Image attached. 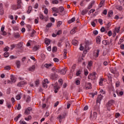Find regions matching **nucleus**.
<instances>
[{
	"instance_id": "nucleus-63",
	"label": "nucleus",
	"mask_w": 124,
	"mask_h": 124,
	"mask_svg": "<svg viewBox=\"0 0 124 124\" xmlns=\"http://www.w3.org/2000/svg\"><path fill=\"white\" fill-rule=\"evenodd\" d=\"M20 124H27V123L24 121L20 120Z\"/></svg>"
},
{
	"instance_id": "nucleus-4",
	"label": "nucleus",
	"mask_w": 124,
	"mask_h": 124,
	"mask_svg": "<svg viewBox=\"0 0 124 124\" xmlns=\"http://www.w3.org/2000/svg\"><path fill=\"white\" fill-rule=\"evenodd\" d=\"M120 29H121V27L115 28L113 31V36H116V33H119L120 32Z\"/></svg>"
},
{
	"instance_id": "nucleus-59",
	"label": "nucleus",
	"mask_w": 124,
	"mask_h": 124,
	"mask_svg": "<svg viewBox=\"0 0 124 124\" xmlns=\"http://www.w3.org/2000/svg\"><path fill=\"white\" fill-rule=\"evenodd\" d=\"M9 50V47L8 46H6L5 48H4V51L7 52Z\"/></svg>"
},
{
	"instance_id": "nucleus-51",
	"label": "nucleus",
	"mask_w": 124,
	"mask_h": 124,
	"mask_svg": "<svg viewBox=\"0 0 124 124\" xmlns=\"http://www.w3.org/2000/svg\"><path fill=\"white\" fill-rule=\"evenodd\" d=\"M31 40H29L28 42V43H27V44L26 45V46H27V47H29V46H31Z\"/></svg>"
},
{
	"instance_id": "nucleus-26",
	"label": "nucleus",
	"mask_w": 124,
	"mask_h": 124,
	"mask_svg": "<svg viewBox=\"0 0 124 124\" xmlns=\"http://www.w3.org/2000/svg\"><path fill=\"white\" fill-rule=\"evenodd\" d=\"M45 43L46 45H49L51 43V40L49 39H46Z\"/></svg>"
},
{
	"instance_id": "nucleus-40",
	"label": "nucleus",
	"mask_w": 124,
	"mask_h": 124,
	"mask_svg": "<svg viewBox=\"0 0 124 124\" xmlns=\"http://www.w3.org/2000/svg\"><path fill=\"white\" fill-rule=\"evenodd\" d=\"M58 50V48H57V47L56 46H53V48H52V52L53 53H55V52L56 51H57Z\"/></svg>"
},
{
	"instance_id": "nucleus-48",
	"label": "nucleus",
	"mask_w": 124,
	"mask_h": 124,
	"mask_svg": "<svg viewBox=\"0 0 124 124\" xmlns=\"http://www.w3.org/2000/svg\"><path fill=\"white\" fill-rule=\"evenodd\" d=\"M95 11V10L92 9L89 12V14H91L92 13H93Z\"/></svg>"
},
{
	"instance_id": "nucleus-56",
	"label": "nucleus",
	"mask_w": 124,
	"mask_h": 124,
	"mask_svg": "<svg viewBox=\"0 0 124 124\" xmlns=\"http://www.w3.org/2000/svg\"><path fill=\"white\" fill-rule=\"evenodd\" d=\"M35 84L36 85V86H38V85H39V80H37L35 81Z\"/></svg>"
},
{
	"instance_id": "nucleus-62",
	"label": "nucleus",
	"mask_w": 124,
	"mask_h": 124,
	"mask_svg": "<svg viewBox=\"0 0 124 124\" xmlns=\"http://www.w3.org/2000/svg\"><path fill=\"white\" fill-rule=\"evenodd\" d=\"M120 116H121V114H120L119 113H117L115 114V118H119Z\"/></svg>"
},
{
	"instance_id": "nucleus-12",
	"label": "nucleus",
	"mask_w": 124,
	"mask_h": 124,
	"mask_svg": "<svg viewBox=\"0 0 124 124\" xmlns=\"http://www.w3.org/2000/svg\"><path fill=\"white\" fill-rule=\"evenodd\" d=\"M16 65L17 68H20V67H21V62L18 60L16 61Z\"/></svg>"
},
{
	"instance_id": "nucleus-7",
	"label": "nucleus",
	"mask_w": 124,
	"mask_h": 124,
	"mask_svg": "<svg viewBox=\"0 0 124 124\" xmlns=\"http://www.w3.org/2000/svg\"><path fill=\"white\" fill-rule=\"evenodd\" d=\"M97 118V113L96 112H94L92 115L90 116V120H95Z\"/></svg>"
},
{
	"instance_id": "nucleus-46",
	"label": "nucleus",
	"mask_w": 124,
	"mask_h": 124,
	"mask_svg": "<svg viewBox=\"0 0 124 124\" xmlns=\"http://www.w3.org/2000/svg\"><path fill=\"white\" fill-rule=\"evenodd\" d=\"M5 69L6 70H10L11 69V67L10 66H6L5 67Z\"/></svg>"
},
{
	"instance_id": "nucleus-2",
	"label": "nucleus",
	"mask_w": 124,
	"mask_h": 124,
	"mask_svg": "<svg viewBox=\"0 0 124 124\" xmlns=\"http://www.w3.org/2000/svg\"><path fill=\"white\" fill-rule=\"evenodd\" d=\"M95 74H96L95 72H93L92 74L88 76V79H90V80H95V79H96Z\"/></svg>"
},
{
	"instance_id": "nucleus-13",
	"label": "nucleus",
	"mask_w": 124,
	"mask_h": 124,
	"mask_svg": "<svg viewBox=\"0 0 124 124\" xmlns=\"http://www.w3.org/2000/svg\"><path fill=\"white\" fill-rule=\"evenodd\" d=\"M101 37L99 36H97L96 38V42L97 44H99L101 41Z\"/></svg>"
},
{
	"instance_id": "nucleus-24",
	"label": "nucleus",
	"mask_w": 124,
	"mask_h": 124,
	"mask_svg": "<svg viewBox=\"0 0 124 124\" xmlns=\"http://www.w3.org/2000/svg\"><path fill=\"white\" fill-rule=\"evenodd\" d=\"M39 46H35L33 48V51H34V52H35V51H37V50L39 49Z\"/></svg>"
},
{
	"instance_id": "nucleus-53",
	"label": "nucleus",
	"mask_w": 124,
	"mask_h": 124,
	"mask_svg": "<svg viewBox=\"0 0 124 124\" xmlns=\"http://www.w3.org/2000/svg\"><path fill=\"white\" fill-rule=\"evenodd\" d=\"M59 10H60V12H62L64 10V8H63L62 7H60Z\"/></svg>"
},
{
	"instance_id": "nucleus-44",
	"label": "nucleus",
	"mask_w": 124,
	"mask_h": 124,
	"mask_svg": "<svg viewBox=\"0 0 124 124\" xmlns=\"http://www.w3.org/2000/svg\"><path fill=\"white\" fill-rule=\"evenodd\" d=\"M62 30H59L57 32L56 34L57 35H60V34H62Z\"/></svg>"
},
{
	"instance_id": "nucleus-30",
	"label": "nucleus",
	"mask_w": 124,
	"mask_h": 124,
	"mask_svg": "<svg viewBox=\"0 0 124 124\" xmlns=\"http://www.w3.org/2000/svg\"><path fill=\"white\" fill-rule=\"evenodd\" d=\"M62 24V22L61 21H58L57 23V28H60L61 27V25Z\"/></svg>"
},
{
	"instance_id": "nucleus-31",
	"label": "nucleus",
	"mask_w": 124,
	"mask_h": 124,
	"mask_svg": "<svg viewBox=\"0 0 124 124\" xmlns=\"http://www.w3.org/2000/svg\"><path fill=\"white\" fill-rule=\"evenodd\" d=\"M52 66V64L50 63V64H48V63H46L45 64V67H46V68H49V67Z\"/></svg>"
},
{
	"instance_id": "nucleus-32",
	"label": "nucleus",
	"mask_w": 124,
	"mask_h": 124,
	"mask_svg": "<svg viewBox=\"0 0 124 124\" xmlns=\"http://www.w3.org/2000/svg\"><path fill=\"white\" fill-rule=\"evenodd\" d=\"M52 3L53 4H58V3H59V1L58 0H53Z\"/></svg>"
},
{
	"instance_id": "nucleus-34",
	"label": "nucleus",
	"mask_w": 124,
	"mask_h": 124,
	"mask_svg": "<svg viewBox=\"0 0 124 124\" xmlns=\"http://www.w3.org/2000/svg\"><path fill=\"white\" fill-rule=\"evenodd\" d=\"M21 116H22L21 114H19L17 116H16L15 118V122H17L18 120L19 119V118L21 117Z\"/></svg>"
},
{
	"instance_id": "nucleus-11",
	"label": "nucleus",
	"mask_w": 124,
	"mask_h": 124,
	"mask_svg": "<svg viewBox=\"0 0 124 124\" xmlns=\"http://www.w3.org/2000/svg\"><path fill=\"white\" fill-rule=\"evenodd\" d=\"M54 93H57L58 92H59V89H60V88L57 84H55L54 86Z\"/></svg>"
},
{
	"instance_id": "nucleus-57",
	"label": "nucleus",
	"mask_w": 124,
	"mask_h": 124,
	"mask_svg": "<svg viewBox=\"0 0 124 124\" xmlns=\"http://www.w3.org/2000/svg\"><path fill=\"white\" fill-rule=\"evenodd\" d=\"M92 65H93V61H90L88 63V66H92Z\"/></svg>"
},
{
	"instance_id": "nucleus-5",
	"label": "nucleus",
	"mask_w": 124,
	"mask_h": 124,
	"mask_svg": "<svg viewBox=\"0 0 124 124\" xmlns=\"http://www.w3.org/2000/svg\"><path fill=\"white\" fill-rule=\"evenodd\" d=\"M103 99V96L102 95H98L96 99V103H99V104H100V101H101Z\"/></svg>"
},
{
	"instance_id": "nucleus-10",
	"label": "nucleus",
	"mask_w": 124,
	"mask_h": 124,
	"mask_svg": "<svg viewBox=\"0 0 124 124\" xmlns=\"http://www.w3.org/2000/svg\"><path fill=\"white\" fill-rule=\"evenodd\" d=\"M26 84H27V82L25 81H22L19 82L17 86L18 87H22L23 86V85H26Z\"/></svg>"
},
{
	"instance_id": "nucleus-47",
	"label": "nucleus",
	"mask_w": 124,
	"mask_h": 124,
	"mask_svg": "<svg viewBox=\"0 0 124 124\" xmlns=\"http://www.w3.org/2000/svg\"><path fill=\"white\" fill-rule=\"evenodd\" d=\"M120 84H121V82H120V81H117L115 83L116 87H117V88L119 87Z\"/></svg>"
},
{
	"instance_id": "nucleus-20",
	"label": "nucleus",
	"mask_w": 124,
	"mask_h": 124,
	"mask_svg": "<svg viewBox=\"0 0 124 124\" xmlns=\"http://www.w3.org/2000/svg\"><path fill=\"white\" fill-rule=\"evenodd\" d=\"M14 37L15 38H20V34L19 33H14Z\"/></svg>"
},
{
	"instance_id": "nucleus-16",
	"label": "nucleus",
	"mask_w": 124,
	"mask_h": 124,
	"mask_svg": "<svg viewBox=\"0 0 124 124\" xmlns=\"http://www.w3.org/2000/svg\"><path fill=\"white\" fill-rule=\"evenodd\" d=\"M103 81H104V78H101L99 82V84L100 86H103Z\"/></svg>"
},
{
	"instance_id": "nucleus-42",
	"label": "nucleus",
	"mask_w": 124,
	"mask_h": 124,
	"mask_svg": "<svg viewBox=\"0 0 124 124\" xmlns=\"http://www.w3.org/2000/svg\"><path fill=\"white\" fill-rule=\"evenodd\" d=\"M58 82L60 83V86H62L63 81L62 79H59Z\"/></svg>"
},
{
	"instance_id": "nucleus-17",
	"label": "nucleus",
	"mask_w": 124,
	"mask_h": 124,
	"mask_svg": "<svg viewBox=\"0 0 124 124\" xmlns=\"http://www.w3.org/2000/svg\"><path fill=\"white\" fill-rule=\"evenodd\" d=\"M113 11H109L108 14V18H111L113 16Z\"/></svg>"
},
{
	"instance_id": "nucleus-6",
	"label": "nucleus",
	"mask_w": 124,
	"mask_h": 124,
	"mask_svg": "<svg viewBox=\"0 0 124 124\" xmlns=\"http://www.w3.org/2000/svg\"><path fill=\"white\" fill-rule=\"evenodd\" d=\"M99 52H100L99 49L95 50L93 53V57H94V58H98V56H99Z\"/></svg>"
},
{
	"instance_id": "nucleus-36",
	"label": "nucleus",
	"mask_w": 124,
	"mask_h": 124,
	"mask_svg": "<svg viewBox=\"0 0 124 124\" xmlns=\"http://www.w3.org/2000/svg\"><path fill=\"white\" fill-rule=\"evenodd\" d=\"M4 57H5V58H8V57H9V53L8 52H5L4 54Z\"/></svg>"
},
{
	"instance_id": "nucleus-23",
	"label": "nucleus",
	"mask_w": 124,
	"mask_h": 124,
	"mask_svg": "<svg viewBox=\"0 0 124 124\" xmlns=\"http://www.w3.org/2000/svg\"><path fill=\"white\" fill-rule=\"evenodd\" d=\"M102 44L105 46L109 45V41H108V40H103L102 41Z\"/></svg>"
},
{
	"instance_id": "nucleus-8",
	"label": "nucleus",
	"mask_w": 124,
	"mask_h": 124,
	"mask_svg": "<svg viewBox=\"0 0 124 124\" xmlns=\"http://www.w3.org/2000/svg\"><path fill=\"white\" fill-rule=\"evenodd\" d=\"M59 77V76L58 74H56V73H54L51 74L50 76V78L52 79V80H56V79L57 78Z\"/></svg>"
},
{
	"instance_id": "nucleus-54",
	"label": "nucleus",
	"mask_w": 124,
	"mask_h": 124,
	"mask_svg": "<svg viewBox=\"0 0 124 124\" xmlns=\"http://www.w3.org/2000/svg\"><path fill=\"white\" fill-rule=\"evenodd\" d=\"M39 18L40 19H41V20H43L44 19V16H43V15L40 14L39 15Z\"/></svg>"
},
{
	"instance_id": "nucleus-39",
	"label": "nucleus",
	"mask_w": 124,
	"mask_h": 124,
	"mask_svg": "<svg viewBox=\"0 0 124 124\" xmlns=\"http://www.w3.org/2000/svg\"><path fill=\"white\" fill-rule=\"evenodd\" d=\"M84 49L86 52H88V51H89V50H90V47H89V46L85 45Z\"/></svg>"
},
{
	"instance_id": "nucleus-1",
	"label": "nucleus",
	"mask_w": 124,
	"mask_h": 124,
	"mask_svg": "<svg viewBox=\"0 0 124 124\" xmlns=\"http://www.w3.org/2000/svg\"><path fill=\"white\" fill-rule=\"evenodd\" d=\"M22 4V0H17V5H14L12 6V8L14 10H17V9H19L21 8Z\"/></svg>"
},
{
	"instance_id": "nucleus-55",
	"label": "nucleus",
	"mask_w": 124,
	"mask_h": 124,
	"mask_svg": "<svg viewBox=\"0 0 124 124\" xmlns=\"http://www.w3.org/2000/svg\"><path fill=\"white\" fill-rule=\"evenodd\" d=\"M3 13H4L3 8V9H0V15H3Z\"/></svg>"
},
{
	"instance_id": "nucleus-38",
	"label": "nucleus",
	"mask_w": 124,
	"mask_h": 124,
	"mask_svg": "<svg viewBox=\"0 0 124 124\" xmlns=\"http://www.w3.org/2000/svg\"><path fill=\"white\" fill-rule=\"evenodd\" d=\"M31 9H32V8H31V6H29V9L28 10V11H27V13L28 14H30V13H31Z\"/></svg>"
},
{
	"instance_id": "nucleus-3",
	"label": "nucleus",
	"mask_w": 124,
	"mask_h": 124,
	"mask_svg": "<svg viewBox=\"0 0 124 124\" xmlns=\"http://www.w3.org/2000/svg\"><path fill=\"white\" fill-rule=\"evenodd\" d=\"M32 111V108L31 107L28 108L27 109H25L24 112V114L26 115L27 116L31 114V111Z\"/></svg>"
},
{
	"instance_id": "nucleus-19",
	"label": "nucleus",
	"mask_w": 124,
	"mask_h": 124,
	"mask_svg": "<svg viewBox=\"0 0 124 124\" xmlns=\"http://www.w3.org/2000/svg\"><path fill=\"white\" fill-rule=\"evenodd\" d=\"M11 80L12 83H15L16 82V78H15L14 77V76H13V75L11 76Z\"/></svg>"
},
{
	"instance_id": "nucleus-43",
	"label": "nucleus",
	"mask_w": 124,
	"mask_h": 124,
	"mask_svg": "<svg viewBox=\"0 0 124 124\" xmlns=\"http://www.w3.org/2000/svg\"><path fill=\"white\" fill-rule=\"evenodd\" d=\"M110 27H111V23L110 22H108L107 25H106V28L108 29V30L109 29V28H110Z\"/></svg>"
},
{
	"instance_id": "nucleus-41",
	"label": "nucleus",
	"mask_w": 124,
	"mask_h": 124,
	"mask_svg": "<svg viewBox=\"0 0 124 124\" xmlns=\"http://www.w3.org/2000/svg\"><path fill=\"white\" fill-rule=\"evenodd\" d=\"M26 121H30V120H31V116L29 115L28 117L25 118Z\"/></svg>"
},
{
	"instance_id": "nucleus-37",
	"label": "nucleus",
	"mask_w": 124,
	"mask_h": 124,
	"mask_svg": "<svg viewBox=\"0 0 124 124\" xmlns=\"http://www.w3.org/2000/svg\"><path fill=\"white\" fill-rule=\"evenodd\" d=\"M88 12L86 10H83L81 11V15H85V14H87Z\"/></svg>"
},
{
	"instance_id": "nucleus-18",
	"label": "nucleus",
	"mask_w": 124,
	"mask_h": 124,
	"mask_svg": "<svg viewBox=\"0 0 124 124\" xmlns=\"http://www.w3.org/2000/svg\"><path fill=\"white\" fill-rule=\"evenodd\" d=\"M35 69V65H33L32 66L30 67L29 68V71H34V70Z\"/></svg>"
},
{
	"instance_id": "nucleus-49",
	"label": "nucleus",
	"mask_w": 124,
	"mask_h": 124,
	"mask_svg": "<svg viewBox=\"0 0 124 124\" xmlns=\"http://www.w3.org/2000/svg\"><path fill=\"white\" fill-rule=\"evenodd\" d=\"M93 33L95 35H97V34H98V31H97V30H95L93 31Z\"/></svg>"
},
{
	"instance_id": "nucleus-33",
	"label": "nucleus",
	"mask_w": 124,
	"mask_h": 124,
	"mask_svg": "<svg viewBox=\"0 0 124 124\" xmlns=\"http://www.w3.org/2000/svg\"><path fill=\"white\" fill-rule=\"evenodd\" d=\"M92 44V42H90L89 41H87L85 42V46H89V45H91Z\"/></svg>"
},
{
	"instance_id": "nucleus-52",
	"label": "nucleus",
	"mask_w": 124,
	"mask_h": 124,
	"mask_svg": "<svg viewBox=\"0 0 124 124\" xmlns=\"http://www.w3.org/2000/svg\"><path fill=\"white\" fill-rule=\"evenodd\" d=\"M103 21L102 20V19H98V22L99 23L100 25H103Z\"/></svg>"
},
{
	"instance_id": "nucleus-14",
	"label": "nucleus",
	"mask_w": 124,
	"mask_h": 124,
	"mask_svg": "<svg viewBox=\"0 0 124 124\" xmlns=\"http://www.w3.org/2000/svg\"><path fill=\"white\" fill-rule=\"evenodd\" d=\"M77 31V27H74L71 31H70V33L71 34H74L75 32Z\"/></svg>"
},
{
	"instance_id": "nucleus-64",
	"label": "nucleus",
	"mask_w": 124,
	"mask_h": 124,
	"mask_svg": "<svg viewBox=\"0 0 124 124\" xmlns=\"http://www.w3.org/2000/svg\"><path fill=\"white\" fill-rule=\"evenodd\" d=\"M76 85H79L80 84V80H76Z\"/></svg>"
},
{
	"instance_id": "nucleus-45",
	"label": "nucleus",
	"mask_w": 124,
	"mask_h": 124,
	"mask_svg": "<svg viewBox=\"0 0 124 124\" xmlns=\"http://www.w3.org/2000/svg\"><path fill=\"white\" fill-rule=\"evenodd\" d=\"M16 99L17 100H20L21 99V95L18 94L16 96Z\"/></svg>"
},
{
	"instance_id": "nucleus-58",
	"label": "nucleus",
	"mask_w": 124,
	"mask_h": 124,
	"mask_svg": "<svg viewBox=\"0 0 124 124\" xmlns=\"http://www.w3.org/2000/svg\"><path fill=\"white\" fill-rule=\"evenodd\" d=\"M80 74H81V71L80 70L78 71V72L76 73L77 76H79Z\"/></svg>"
},
{
	"instance_id": "nucleus-35",
	"label": "nucleus",
	"mask_w": 124,
	"mask_h": 124,
	"mask_svg": "<svg viewBox=\"0 0 124 124\" xmlns=\"http://www.w3.org/2000/svg\"><path fill=\"white\" fill-rule=\"evenodd\" d=\"M116 9L121 11L123 10V7L122 6H116Z\"/></svg>"
},
{
	"instance_id": "nucleus-50",
	"label": "nucleus",
	"mask_w": 124,
	"mask_h": 124,
	"mask_svg": "<svg viewBox=\"0 0 124 124\" xmlns=\"http://www.w3.org/2000/svg\"><path fill=\"white\" fill-rule=\"evenodd\" d=\"M53 61L54 62H60V60L56 58L53 59Z\"/></svg>"
},
{
	"instance_id": "nucleus-22",
	"label": "nucleus",
	"mask_w": 124,
	"mask_h": 124,
	"mask_svg": "<svg viewBox=\"0 0 124 124\" xmlns=\"http://www.w3.org/2000/svg\"><path fill=\"white\" fill-rule=\"evenodd\" d=\"M52 10L53 12H55L56 13H59V9L56 8V7H53L52 8Z\"/></svg>"
},
{
	"instance_id": "nucleus-25",
	"label": "nucleus",
	"mask_w": 124,
	"mask_h": 124,
	"mask_svg": "<svg viewBox=\"0 0 124 124\" xmlns=\"http://www.w3.org/2000/svg\"><path fill=\"white\" fill-rule=\"evenodd\" d=\"M52 71H53V72H54V73H60V71L58 69H56V68H52Z\"/></svg>"
},
{
	"instance_id": "nucleus-60",
	"label": "nucleus",
	"mask_w": 124,
	"mask_h": 124,
	"mask_svg": "<svg viewBox=\"0 0 124 124\" xmlns=\"http://www.w3.org/2000/svg\"><path fill=\"white\" fill-rule=\"evenodd\" d=\"M44 13L45 14H46V15L48 14V9L47 8L45 9Z\"/></svg>"
},
{
	"instance_id": "nucleus-9",
	"label": "nucleus",
	"mask_w": 124,
	"mask_h": 124,
	"mask_svg": "<svg viewBox=\"0 0 124 124\" xmlns=\"http://www.w3.org/2000/svg\"><path fill=\"white\" fill-rule=\"evenodd\" d=\"M66 71H67L66 68H63L62 70L59 71V72L60 74H62V75H64L66 73Z\"/></svg>"
},
{
	"instance_id": "nucleus-27",
	"label": "nucleus",
	"mask_w": 124,
	"mask_h": 124,
	"mask_svg": "<svg viewBox=\"0 0 124 124\" xmlns=\"http://www.w3.org/2000/svg\"><path fill=\"white\" fill-rule=\"evenodd\" d=\"M104 2H105V0H101L99 6H100V7H102V5H103Z\"/></svg>"
},
{
	"instance_id": "nucleus-28",
	"label": "nucleus",
	"mask_w": 124,
	"mask_h": 124,
	"mask_svg": "<svg viewBox=\"0 0 124 124\" xmlns=\"http://www.w3.org/2000/svg\"><path fill=\"white\" fill-rule=\"evenodd\" d=\"M75 21V17H73L71 19L69 20L68 21L69 24H71V23H73Z\"/></svg>"
},
{
	"instance_id": "nucleus-21",
	"label": "nucleus",
	"mask_w": 124,
	"mask_h": 124,
	"mask_svg": "<svg viewBox=\"0 0 124 124\" xmlns=\"http://www.w3.org/2000/svg\"><path fill=\"white\" fill-rule=\"evenodd\" d=\"M72 44L75 45V46H77L78 45V41L77 40H73L72 41Z\"/></svg>"
},
{
	"instance_id": "nucleus-61",
	"label": "nucleus",
	"mask_w": 124,
	"mask_h": 124,
	"mask_svg": "<svg viewBox=\"0 0 124 124\" xmlns=\"http://www.w3.org/2000/svg\"><path fill=\"white\" fill-rule=\"evenodd\" d=\"M16 108L18 110H20V109H21V105L20 104H19L17 106V107H16Z\"/></svg>"
},
{
	"instance_id": "nucleus-15",
	"label": "nucleus",
	"mask_w": 124,
	"mask_h": 124,
	"mask_svg": "<svg viewBox=\"0 0 124 124\" xmlns=\"http://www.w3.org/2000/svg\"><path fill=\"white\" fill-rule=\"evenodd\" d=\"M113 103H114V100H113L108 101V102L107 104V107H109V106H112Z\"/></svg>"
},
{
	"instance_id": "nucleus-29",
	"label": "nucleus",
	"mask_w": 124,
	"mask_h": 124,
	"mask_svg": "<svg viewBox=\"0 0 124 124\" xmlns=\"http://www.w3.org/2000/svg\"><path fill=\"white\" fill-rule=\"evenodd\" d=\"M63 52V57L65 59H66V54H67V50H66V49H64Z\"/></svg>"
}]
</instances>
